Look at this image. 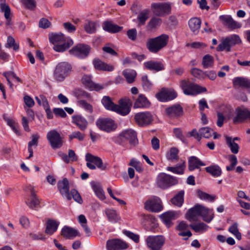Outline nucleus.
Wrapping results in <instances>:
<instances>
[{
    "instance_id": "f8f14e48",
    "label": "nucleus",
    "mask_w": 250,
    "mask_h": 250,
    "mask_svg": "<svg viewBox=\"0 0 250 250\" xmlns=\"http://www.w3.org/2000/svg\"><path fill=\"white\" fill-rule=\"evenodd\" d=\"M85 160L87 161L86 166L91 169H95L96 167L101 170H105L106 165H104L102 160L98 156H95L90 153L85 155Z\"/></svg>"
},
{
    "instance_id": "c85d7f7f",
    "label": "nucleus",
    "mask_w": 250,
    "mask_h": 250,
    "mask_svg": "<svg viewBox=\"0 0 250 250\" xmlns=\"http://www.w3.org/2000/svg\"><path fill=\"white\" fill-rule=\"evenodd\" d=\"M145 68L147 70L158 72L164 69V64L160 62L147 61L144 63Z\"/></svg>"
},
{
    "instance_id": "2eb2a0df",
    "label": "nucleus",
    "mask_w": 250,
    "mask_h": 250,
    "mask_svg": "<svg viewBox=\"0 0 250 250\" xmlns=\"http://www.w3.org/2000/svg\"><path fill=\"white\" fill-rule=\"evenodd\" d=\"M90 47L86 44H79L74 46L70 51V53L80 58L86 57L90 52Z\"/></svg>"
},
{
    "instance_id": "a19ab883",
    "label": "nucleus",
    "mask_w": 250,
    "mask_h": 250,
    "mask_svg": "<svg viewBox=\"0 0 250 250\" xmlns=\"http://www.w3.org/2000/svg\"><path fill=\"white\" fill-rule=\"evenodd\" d=\"M162 24V20L158 17H153L148 22L146 29L152 30L159 27Z\"/></svg>"
},
{
    "instance_id": "c756f323",
    "label": "nucleus",
    "mask_w": 250,
    "mask_h": 250,
    "mask_svg": "<svg viewBox=\"0 0 250 250\" xmlns=\"http://www.w3.org/2000/svg\"><path fill=\"white\" fill-rule=\"evenodd\" d=\"M220 19L223 21L224 25L230 29H236L241 27V24L234 21L229 16L222 15L220 16Z\"/></svg>"
},
{
    "instance_id": "f03ea898",
    "label": "nucleus",
    "mask_w": 250,
    "mask_h": 250,
    "mask_svg": "<svg viewBox=\"0 0 250 250\" xmlns=\"http://www.w3.org/2000/svg\"><path fill=\"white\" fill-rule=\"evenodd\" d=\"M49 40L50 42L54 45V50L59 52H64L73 44L72 39L68 37H65L61 33L50 34Z\"/></svg>"
},
{
    "instance_id": "7c9ffc66",
    "label": "nucleus",
    "mask_w": 250,
    "mask_h": 250,
    "mask_svg": "<svg viewBox=\"0 0 250 250\" xmlns=\"http://www.w3.org/2000/svg\"><path fill=\"white\" fill-rule=\"evenodd\" d=\"M103 28L109 33H116L120 32L122 30L123 27L114 24L112 21H105L103 23Z\"/></svg>"
},
{
    "instance_id": "9b49d317",
    "label": "nucleus",
    "mask_w": 250,
    "mask_h": 250,
    "mask_svg": "<svg viewBox=\"0 0 250 250\" xmlns=\"http://www.w3.org/2000/svg\"><path fill=\"white\" fill-rule=\"evenodd\" d=\"M146 242L150 250H161L165 242V238L162 235L149 236Z\"/></svg>"
},
{
    "instance_id": "4be33fe9",
    "label": "nucleus",
    "mask_w": 250,
    "mask_h": 250,
    "mask_svg": "<svg viewBox=\"0 0 250 250\" xmlns=\"http://www.w3.org/2000/svg\"><path fill=\"white\" fill-rule=\"evenodd\" d=\"M167 115L170 118H176L183 115V107L178 104H174L166 108Z\"/></svg>"
},
{
    "instance_id": "9d476101",
    "label": "nucleus",
    "mask_w": 250,
    "mask_h": 250,
    "mask_svg": "<svg viewBox=\"0 0 250 250\" xmlns=\"http://www.w3.org/2000/svg\"><path fill=\"white\" fill-rule=\"evenodd\" d=\"M96 125L101 130L107 133L114 131L117 126L115 121L109 118H101L96 122Z\"/></svg>"
},
{
    "instance_id": "3c124183",
    "label": "nucleus",
    "mask_w": 250,
    "mask_h": 250,
    "mask_svg": "<svg viewBox=\"0 0 250 250\" xmlns=\"http://www.w3.org/2000/svg\"><path fill=\"white\" fill-rule=\"evenodd\" d=\"M102 103L105 108L108 110L113 111L114 104L109 96H104L102 99Z\"/></svg>"
},
{
    "instance_id": "2f4dec72",
    "label": "nucleus",
    "mask_w": 250,
    "mask_h": 250,
    "mask_svg": "<svg viewBox=\"0 0 250 250\" xmlns=\"http://www.w3.org/2000/svg\"><path fill=\"white\" fill-rule=\"evenodd\" d=\"M60 223L53 219H48L46 223L45 233L46 234L51 235L58 229Z\"/></svg>"
},
{
    "instance_id": "20e7f679",
    "label": "nucleus",
    "mask_w": 250,
    "mask_h": 250,
    "mask_svg": "<svg viewBox=\"0 0 250 250\" xmlns=\"http://www.w3.org/2000/svg\"><path fill=\"white\" fill-rule=\"evenodd\" d=\"M71 70V65L68 62H59L54 71L53 77L57 82H62L69 75Z\"/></svg>"
},
{
    "instance_id": "f257e3e1",
    "label": "nucleus",
    "mask_w": 250,
    "mask_h": 250,
    "mask_svg": "<svg viewBox=\"0 0 250 250\" xmlns=\"http://www.w3.org/2000/svg\"><path fill=\"white\" fill-rule=\"evenodd\" d=\"M198 216H202L204 221L209 223L214 218L213 210L201 205L196 204L189 209L186 214V218L190 222L196 221Z\"/></svg>"
},
{
    "instance_id": "ea45409f",
    "label": "nucleus",
    "mask_w": 250,
    "mask_h": 250,
    "mask_svg": "<svg viewBox=\"0 0 250 250\" xmlns=\"http://www.w3.org/2000/svg\"><path fill=\"white\" fill-rule=\"evenodd\" d=\"M105 213L108 218V221L111 222L117 223L121 219L119 215L114 209L109 208L106 209L105 210Z\"/></svg>"
},
{
    "instance_id": "dca6fc26",
    "label": "nucleus",
    "mask_w": 250,
    "mask_h": 250,
    "mask_svg": "<svg viewBox=\"0 0 250 250\" xmlns=\"http://www.w3.org/2000/svg\"><path fill=\"white\" fill-rule=\"evenodd\" d=\"M27 188L30 191L31 195L30 197L26 200V204L30 208L37 210L40 207V199L37 195L33 187L31 186H29Z\"/></svg>"
},
{
    "instance_id": "bb28decb",
    "label": "nucleus",
    "mask_w": 250,
    "mask_h": 250,
    "mask_svg": "<svg viewBox=\"0 0 250 250\" xmlns=\"http://www.w3.org/2000/svg\"><path fill=\"white\" fill-rule=\"evenodd\" d=\"M178 212L174 211H167L161 215V218L167 227L172 225V221L176 219L179 216Z\"/></svg>"
},
{
    "instance_id": "39448f33",
    "label": "nucleus",
    "mask_w": 250,
    "mask_h": 250,
    "mask_svg": "<svg viewBox=\"0 0 250 250\" xmlns=\"http://www.w3.org/2000/svg\"><path fill=\"white\" fill-rule=\"evenodd\" d=\"M172 3L169 2H154L151 4L153 14L157 17H165L171 14Z\"/></svg>"
},
{
    "instance_id": "79ce46f5",
    "label": "nucleus",
    "mask_w": 250,
    "mask_h": 250,
    "mask_svg": "<svg viewBox=\"0 0 250 250\" xmlns=\"http://www.w3.org/2000/svg\"><path fill=\"white\" fill-rule=\"evenodd\" d=\"M189 227L196 232L202 233L207 230L208 226L203 222L190 224Z\"/></svg>"
},
{
    "instance_id": "0e129e2a",
    "label": "nucleus",
    "mask_w": 250,
    "mask_h": 250,
    "mask_svg": "<svg viewBox=\"0 0 250 250\" xmlns=\"http://www.w3.org/2000/svg\"><path fill=\"white\" fill-rule=\"evenodd\" d=\"M84 134L81 133V132L74 131L70 135H69V140L70 141H72L73 139L76 138L78 139L80 141H82L83 140L84 138Z\"/></svg>"
},
{
    "instance_id": "6e6d98bb",
    "label": "nucleus",
    "mask_w": 250,
    "mask_h": 250,
    "mask_svg": "<svg viewBox=\"0 0 250 250\" xmlns=\"http://www.w3.org/2000/svg\"><path fill=\"white\" fill-rule=\"evenodd\" d=\"M201 138H205L211 137L213 133V130L208 127H202L199 129Z\"/></svg>"
},
{
    "instance_id": "393cba45",
    "label": "nucleus",
    "mask_w": 250,
    "mask_h": 250,
    "mask_svg": "<svg viewBox=\"0 0 250 250\" xmlns=\"http://www.w3.org/2000/svg\"><path fill=\"white\" fill-rule=\"evenodd\" d=\"M72 123L82 131H85L87 128L88 123L86 119L81 115H74L72 117Z\"/></svg>"
},
{
    "instance_id": "de8ad7c7",
    "label": "nucleus",
    "mask_w": 250,
    "mask_h": 250,
    "mask_svg": "<svg viewBox=\"0 0 250 250\" xmlns=\"http://www.w3.org/2000/svg\"><path fill=\"white\" fill-rule=\"evenodd\" d=\"M226 141L231 152L234 154L237 153L239 151V148L238 145L235 143V142H233V140L231 137L226 136Z\"/></svg>"
},
{
    "instance_id": "052dcab7",
    "label": "nucleus",
    "mask_w": 250,
    "mask_h": 250,
    "mask_svg": "<svg viewBox=\"0 0 250 250\" xmlns=\"http://www.w3.org/2000/svg\"><path fill=\"white\" fill-rule=\"evenodd\" d=\"M5 46L6 48L12 47L15 51L18 50L19 48V44L15 42L14 39L11 36L8 37L7 43Z\"/></svg>"
},
{
    "instance_id": "4468645a",
    "label": "nucleus",
    "mask_w": 250,
    "mask_h": 250,
    "mask_svg": "<svg viewBox=\"0 0 250 250\" xmlns=\"http://www.w3.org/2000/svg\"><path fill=\"white\" fill-rule=\"evenodd\" d=\"M134 119L138 125L145 126L152 123L153 117L150 112L146 111L136 113L134 116Z\"/></svg>"
},
{
    "instance_id": "338daca9",
    "label": "nucleus",
    "mask_w": 250,
    "mask_h": 250,
    "mask_svg": "<svg viewBox=\"0 0 250 250\" xmlns=\"http://www.w3.org/2000/svg\"><path fill=\"white\" fill-rule=\"evenodd\" d=\"M123 233L126 236L132 239L135 243H138L139 242V235L134 233L133 232L129 230H124Z\"/></svg>"
},
{
    "instance_id": "5fc2aeb1",
    "label": "nucleus",
    "mask_w": 250,
    "mask_h": 250,
    "mask_svg": "<svg viewBox=\"0 0 250 250\" xmlns=\"http://www.w3.org/2000/svg\"><path fill=\"white\" fill-rule=\"evenodd\" d=\"M96 23L92 21H87L84 25L85 31L89 34L94 33L96 31Z\"/></svg>"
},
{
    "instance_id": "6e6552de",
    "label": "nucleus",
    "mask_w": 250,
    "mask_h": 250,
    "mask_svg": "<svg viewBox=\"0 0 250 250\" xmlns=\"http://www.w3.org/2000/svg\"><path fill=\"white\" fill-rule=\"evenodd\" d=\"M180 85L184 93L188 95H195L207 91L206 87L201 86L198 84L193 83L185 80L181 81Z\"/></svg>"
},
{
    "instance_id": "603ef678",
    "label": "nucleus",
    "mask_w": 250,
    "mask_h": 250,
    "mask_svg": "<svg viewBox=\"0 0 250 250\" xmlns=\"http://www.w3.org/2000/svg\"><path fill=\"white\" fill-rule=\"evenodd\" d=\"M3 118L6 121L7 125L10 126L15 133L19 135L20 132L18 130V125L13 120L7 117L5 114L3 115Z\"/></svg>"
},
{
    "instance_id": "8fccbe9b",
    "label": "nucleus",
    "mask_w": 250,
    "mask_h": 250,
    "mask_svg": "<svg viewBox=\"0 0 250 250\" xmlns=\"http://www.w3.org/2000/svg\"><path fill=\"white\" fill-rule=\"evenodd\" d=\"M149 12L148 10L145 9L139 14L137 18L139 21V26H142L145 24L146 21L149 18Z\"/></svg>"
},
{
    "instance_id": "a211bd4d",
    "label": "nucleus",
    "mask_w": 250,
    "mask_h": 250,
    "mask_svg": "<svg viewBox=\"0 0 250 250\" xmlns=\"http://www.w3.org/2000/svg\"><path fill=\"white\" fill-rule=\"evenodd\" d=\"M128 244L119 239H111L106 242L107 250H122L128 248Z\"/></svg>"
},
{
    "instance_id": "69168bd1",
    "label": "nucleus",
    "mask_w": 250,
    "mask_h": 250,
    "mask_svg": "<svg viewBox=\"0 0 250 250\" xmlns=\"http://www.w3.org/2000/svg\"><path fill=\"white\" fill-rule=\"evenodd\" d=\"M70 194L71 195V197H72L75 201L80 204L82 203V198L77 190H76L75 189H72L71 190Z\"/></svg>"
},
{
    "instance_id": "0eeeda50",
    "label": "nucleus",
    "mask_w": 250,
    "mask_h": 250,
    "mask_svg": "<svg viewBox=\"0 0 250 250\" xmlns=\"http://www.w3.org/2000/svg\"><path fill=\"white\" fill-rule=\"evenodd\" d=\"M241 40L239 36L237 35H232L224 39H222L221 42L216 48L217 51H223L226 50L227 51H230L231 47L240 43Z\"/></svg>"
},
{
    "instance_id": "774afa93",
    "label": "nucleus",
    "mask_w": 250,
    "mask_h": 250,
    "mask_svg": "<svg viewBox=\"0 0 250 250\" xmlns=\"http://www.w3.org/2000/svg\"><path fill=\"white\" fill-rule=\"evenodd\" d=\"M229 160L231 163L230 165L227 166L226 169L228 171H231L237 163V158L235 155H231L229 157Z\"/></svg>"
},
{
    "instance_id": "09e8293b",
    "label": "nucleus",
    "mask_w": 250,
    "mask_h": 250,
    "mask_svg": "<svg viewBox=\"0 0 250 250\" xmlns=\"http://www.w3.org/2000/svg\"><path fill=\"white\" fill-rule=\"evenodd\" d=\"M202 64L204 68L212 67L214 64L213 57L209 54L205 55L202 59Z\"/></svg>"
},
{
    "instance_id": "cd10ccee",
    "label": "nucleus",
    "mask_w": 250,
    "mask_h": 250,
    "mask_svg": "<svg viewBox=\"0 0 250 250\" xmlns=\"http://www.w3.org/2000/svg\"><path fill=\"white\" fill-rule=\"evenodd\" d=\"M93 64L96 70L104 71H112L114 67L113 66L108 64L99 59H94L93 60Z\"/></svg>"
},
{
    "instance_id": "a878e982",
    "label": "nucleus",
    "mask_w": 250,
    "mask_h": 250,
    "mask_svg": "<svg viewBox=\"0 0 250 250\" xmlns=\"http://www.w3.org/2000/svg\"><path fill=\"white\" fill-rule=\"evenodd\" d=\"M121 133L126 141H129L131 145L135 146L137 144L138 140L137 138V134L134 130L132 129H127L122 131Z\"/></svg>"
},
{
    "instance_id": "680f3d73",
    "label": "nucleus",
    "mask_w": 250,
    "mask_h": 250,
    "mask_svg": "<svg viewBox=\"0 0 250 250\" xmlns=\"http://www.w3.org/2000/svg\"><path fill=\"white\" fill-rule=\"evenodd\" d=\"M190 73L193 76L198 79H203L205 78L206 73L205 72L198 68H192L190 70Z\"/></svg>"
},
{
    "instance_id": "c03bdc74",
    "label": "nucleus",
    "mask_w": 250,
    "mask_h": 250,
    "mask_svg": "<svg viewBox=\"0 0 250 250\" xmlns=\"http://www.w3.org/2000/svg\"><path fill=\"white\" fill-rule=\"evenodd\" d=\"M91 185L96 196L101 200L104 199V192L100 184L93 182L91 183Z\"/></svg>"
},
{
    "instance_id": "49530a36",
    "label": "nucleus",
    "mask_w": 250,
    "mask_h": 250,
    "mask_svg": "<svg viewBox=\"0 0 250 250\" xmlns=\"http://www.w3.org/2000/svg\"><path fill=\"white\" fill-rule=\"evenodd\" d=\"M206 171L212 176L217 177L222 174V170L218 165H212L205 168Z\"/></svg>"
},
{
    "instance_id": "412c9836",
    "label": "nucleus",
    "mask_w": 250,
    "mask_h": 250,
    "mask_svg": "<svg viewBox=\"0 0 250 250\" xmlns=\"http://www.w3.org/2000/svg\"><path fill=\"white\" fill-rule=\"evenodd\" d=\"M91 76L84 75L82 79L83 83L90 90L99 91L102 89L104 87L99 83H94L91 79Z\"/></svg>"
},
{
    "instance_id": "58836bf2",
    "label": "nucleus",
    "mask_w": 250,
    "mask_h": 250,
    "mask_svg": "<svg viewBox=\"0 0 250 250\" xmlns=\"http://www.w3.org/2000/svg\"><path fill=\"white\" fill-rule=\"evenodd\" d=\"M186 168V162L181 160V163L175 167H167V170L177 174H183Z\"/></svg>"
},
{
    "instance_id": "13d9d810",
    "label": "nucleus",
    "mask_w": 250,
    "mask_h": 250,
    "mask_svg": "<svg viewBox=\"0 0 250 250\" xmlns=\"http://www.w3.org/2000/svg\"><path fill=\"white\" fill-rule=\"evenodd\" d=\"M142 84L144 90L148 91L150 90L152 86V83L149 81L147 75L142 77Z\"/></svg>"
},
{
    "instance_id": "c9c22d12",
    "label": "nucleus",
    "mask_w": 250,
    "mask_h": 250,
    "mask_svg": "<svg viewBox=\"0 0 250 250\" xmlns=\"http://www.w3.org/2000/svg\"><path fill=\"white\" fill-rule=\"evenodd\" d=\"M184 194L185 191L184 190L179 191L171 199V203L178 207H181L184 201Z\"/></svg>"
},
{
    "instance_id": "a18cd8bd",
    "label": "nucleus",
    "mask_w": 250,
    "mask_h": 250,
    "mask_svg": "<svg viewBox=\"0 0 250 250\" xmlns=\"http://www.w3.org/2000/svg\"><path fill=\"white\" fill-rule=\"evenodd\" d=\"M60 156L63 161L67 164L69 163L70 161L75 162L77 161L78 160L77 156H76L74 151L72 149L69 150L68 155L62 153Z\"/></svg>"
},
{
    "instance_id": "473e14b6",
    "label": "nucleus",
    "mask_w": 250,
    "mask_h": 250,
    "mask_svg": "<svg viewBox=\"0 0 250 250\" xmlns=\"http://www.w3.org/2000/svg\"><path fill=\"white\" fill-rule=\"evenodd\" d=\"M150 104V103L146 97L143 94H140L134 102L133 107L134 108H146L148 107Z\"/></svg>"
},
{
    "instance_id": "f704fd0d",
    "label": "nucleus",
    "mask_w": 250,
    "mask_h": 250,
    "mask_svg": "<svg viewBox=\"0 0 250 250\" xmlns=\"http://www.w3.org/2000/svg\"><path fill=\"white\" fill-rule=\"evenodd\" d=\"M188 168L190 171H192L195 169H197L200 166H204L206 165L205 164L195 156H191L188 158Z\"/></svg>"
},
{
    "instance_id": "423d86ee",
    "label": "nucleus",
    "mask_w": 250,
    "mask_h": 250,
    "mask_svg": "<svg viewBox=\"0 0 250 250\" xmlns=\"http://www.w3.org/2000/svg\"><path fill=\"white\" fill-rule=\"evenodd\" d=\"M156 183L159 188L165 189L177 185L178 180L176 177L165 173H161L157 177Z\"/></svg>"
},
{
    "instance_id": "ddd939ff",
    "label": "nucleus",
    "mask_w": 250,
    "mask_h": 250,
    "mask_svg": "<svg viewBox=\"0 0 250 250\" xmlns=\"http://www.w3.org/2000/svg\"><path fill=\"white\" fill-rule=\"evenodd\" d=\"M46 137L53 149L59 148L62 146V138L56 130L53 129L49 131Z\"/></svg>"
},
{
    "instance_id": "6ab92c4d",
    "label": "nucleus",
    "mask_w": 250,
    "mask_h": 250,
    "mask_svg": "<svg viewBox=\"0 0 250 250\" xmlns=\"http://www.w3.org/2000/svg\"><path fill=\"white\" fill-rule=\"evenodd\" d=\"M177 97V94L174 90H169L165 88L156 94L157 99L161 102H165L174 99Z\"/></svg>"
},
{
    "instance_id": "1a4fd4ad",
    "label": "nucleus",
    "mask_w": 250,
    "mask_h": 250,
    "mask_svg": "<svg viewBox=\"0 0 250 250\" xmlns=\"http://www.w3.org/2000/svg\"><path fill=\"white\" fill-rule=\"evenodd\" d=\"M132 105V101L127 97L121 99L118 102V104H115L113 111L122 115H128L131 110V107Z\"/></svg>"
},
{
    "instance_id": "37998d69",
    "label": "nucleus",
    "mask_w": 250,
    "mask_h": 250,
    "mask_svg": "<svg viewBox=\"0 0 250 250\" xmlns=\"http://www.w3.org/2000/svg\"><path fill=\"white\" fill-rule=\"evenodd\" d=\"M123 75L125 78L127 82L129 83H131L135 81L137 73L133 69H126L123 71Z\"/></svg>"
},
{
    "instance_id": "bf43d9fd",
    "label": "nucleus",
    "mask_w": 250,
    "mask_h": 250,
    "mask_svg": "<svg viewBox=\"0 0 250 250\" xmlns=\"http://www.w3.org/2000/svg\"><path fill=\"white\" fill-rule=\"evenodd\" d=\"M197 196L201 200L213 202L214 200L215 197L209 195L208 193L204 192L200 190L197 191Z\"/></svg>"
},
{
    "instance_id": "4d7b16f0",
    "label": "nucleus",
    "mask_w": 250,
    "mask_h": 250,
    "mask_svg": "<svg viewBox=\"0 0 250 250\" xmlns=\"http://www.w3.org/2000/svg\"><path fill=\"white\" fill-rule=\"evenodd\" d=\"M229 231L233 234L239 240L241 239V234L238 229V224L234 223L229 229Z\"/></svg>"
},
{
    "instance_id": "4c0bfd02",
    "label": "nucleus",
    "mask_w": 250,
    "mask_h": 250,
    "mask_svg": "<svg viewBox=\"0 0 250 250\" xmlns=\"http://www.w3.org/2000/svg\"><path fill=\"white\" fill-rule=\"evenodd\" d=\"M0 10L1 12L4 13V17L6 20V24L8 25H11V12L9 6L6 3H1Z\"/></svg>"
},
{
    "instance_id": "e2e57ef3",
    "label": "nucleus",
    "mask_w": 250,
    "mask_h": 250,
    "mask_svg": "<svg viewBox=\"0 0 250 250\" xmlns=\"http://www.w3.org/2000/svg\"><path fill=\"white\" fill-rule=\"evenodd\" d=\"M78 104L80 106L84 109L87 112L91 113L93 112V107L90 104L84 100H79Z\"/></svg>"
},
{
    "instance_id": "f3484780",
    "label": "nucleus",
    "mask_w": 250,
    "mask_h": 250,
    "mask_svg": "<svg viewBox=\"0 0 250 250\" xmlns=\"http://www.w3.org/2000/svg\"><path fill=\"white\" fill-rule=\"evenodd\" d=\"M145 208L151 212H158L163 209L160 199L158 197H154L147 200L145 204Z\"/></svg>"
},
{
    "instance_id": "aec40b11",
    "label": "nucleus",
    "mask_w": 250,
    "mask_h": 250,
    "mask_svg": "<svg viewBox=\"0 0 250 250\" xmlns=\"http://www.w3.org/2000/svg\"><path fill=\"white\" fill-rule=\"evenodd\" d=\"M233 86L235 88H243L250 93V80L248 78L237 77L232 80Z\"/></svg>"
},
{
    "instance_id": "5701e85b",
    "label": "nucleus",
    "mask_w": 250,
    "mask_h": 250,
    "mask_svg": "<svg viewBox=\"0 0 250 250\" xmlns=\"http://www.w3.org/2000/svg\"><path fill=\"white\" fill-rule=\"evenodd\" d=\"M58 188L62 195L66 198L68 200L71 199L70 192H69V182L66 178H63L62 181L58 183Z\"/></svg>"
},
{
    "instance_id": "7ed1b4c3",
    "label": "nucleus",
    "mask_w": 250,
    "mask_h": 250,
    "mask_svg": "<svg viewBox=\"0 0 250 250\" xmlns=\"http://www.w3.org/2000/svg\"><path fill=\"white\" fill-rule=\"evenodd\" d=\"M168 41V36L163 34L157 37L149 39L146 42V46L150 52L157 53L167 45Z\"/></svg>"
},
{
    "instance_id": "e433bc0d",
    "label": "nucleus",
    "mask_w": 250,
    "mask_h": 250,
    "mask_svg": "<svg viewBox=\"0 0 250 250\" xmlns=\"http://www.w3.org/2000/svg\"><path fill=\"white\" fill-rule=\"evenodd\" d=\"M201 21L197 18H193L188 21V25L190 30L195 34H197L199 31L201 26Z\"/></svg>"
},
{
    "instance_id": "72a5a7b5",
    "label": "nucleus",
    "mask_w": 250,
    "mask_h": 250,
    "mask_svg": "<svg viewBox=\"0 0 250 250\" xmlns=\"http://www.w3.org/2000/svg\"><path fill=\"white\" fill-rule=\"evenodd\" d=\"M61 235L66 239H72L78 235V232L77 230L65 226L62 229Z\"/></svg>"
},
{
    "instance_id": "b1692460",
    "label": "nucleus",
    "mask_w": 250,
    "mask_h": 250,
    "mask_svg": "<svg viewBox=\"0 0 250 250\" xmlns=\"http://www.w3.org/2000/svg\"><path fill=\"white\" fill-rule=\"evenodd\" d=\"M236 116L233 119L234 124H238L244 122L245 120L250 118V111L247 109H241L238 107L236 109Z\"/></svg>"
},
{
    "instance_id": "864d4df0",
    "label": "nucleus",
    "mask_w": 250,
    "mask_h": 250,
    "mask_svg": "<svg viewBox=\"0 0 250 250\" xmlns=\"http://www.w3.org/2000/svg\"><path fill=\"white\" fill-rule=\"evenodd\" d=\"M178 153L179 150L177 148L172 147L167 153V158L172 162L177 161L179 159Z\"/></svg>"
}]
</instances>
